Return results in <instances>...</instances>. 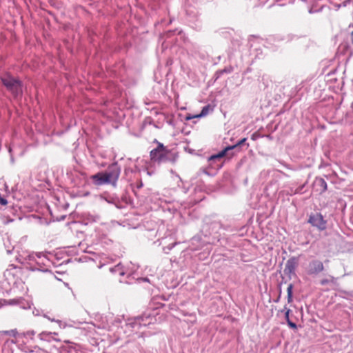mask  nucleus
I'll return each instance as SVG.
<instances>
[{"instance_id":"nucleus-6","label":"nucleus","mask_w":353,"mask_h":353,"mask_svg":"<svg viewBox=\"0 0 353 353\" xmlns=\"http://www.w3.org/2000/svg\"><path fill=\"white\" fill-rule=\"evenodd\" d=\"M213 108L210 106V105H207L205 107L203 108L200 114L194 116V118H200L203 117H205L209 114L210 111H212Z\"/></svg>"},{"instance_id":"nucleus-3","label":"nucleus","mask_w":353,"mask_h":353,"mask_svg":"<svg viewBox=\"0 0 353 353\" xmlns=\"http://www.w3.org/2000/svg\"><path fill=\"white\" fill-rule=\"evenodd\" d=\"M308 222L314 227L321 230H323L326 228V221L320 213H316L310 216Z\"/></svg>"},{"instance_id":"nucleus-5","label":"nucleus","mask_w":353,"mask_h":353,"mask_svg":"<svg viewBox=\"0 0 353 353\" xmlns=\"http://www.w3.org/2000/svg\"><path fill=\"white\" fill-rule=\"evenodd\" d=\"M233 149H234V146H228V147L225 148L222 151L219 152L217 154L211 156L210 157V159L212 160V159H214L216 158H221L225 155V154L228 151H229L230 150H233Z\"/></svg>"},{"instance_id":"nucleus-16","label":"nucleus","mask_w":353,"mask_h":353,"mask_svg":"<svg viewBox=\"0 0 353 353\" xmlns=\"http://www.w3.org/2000/svg\"><path fill=\"white\" fill-rule=\"evenodd\" d=\"M157 149H159V152H163L165 150V148L162 143H159V146Z\"/></svg>"},{"instance_id":"nucleus-11","label":"nucleus","mask_w":353,"mask_h":353,"mask_svg":"<svg viewBox=\"0 0 353 353\" xmlns=\"http://www.w3.org/2000/svg\"><path fill=\"white\" fill-rule=\"evenodd\" d=\"M43 316L45 318L48 319V320H50L52 322H56L58 324L59 327L61 328H61H64L65 327V324H63L61 321L55 320L54 319H50V317H48L46 315H44Z\"/></svg>"},{"instance_id":"nucleus-10","label":"nucleus","mask_w":353,"mask_h":353,"mask_svg":"<svg viewBox=\"0 0 353 353\" xmlns=\"http://www.w3.org/2000/svg\"><path fill=\"white\" fill-rule=\"evenodd\" d=\"M292 290H293V285L289 284L287 288L288 292V302L289 303L292 302Z\"/></svg>"},{"instance_id":"nucleus-4","label":"nucleus","mask_w":353,"mask_h":353,"mask_svg":"<svg viewBox=\"0 0 353 353\" xmlns=\"http://www.w3.org/2000/svg\"><path fill=\"white\" fill-rule=\"evenodd\" d=\"M91 179L93 180V182L96 185L100 186L107 184L106 179L105 178L103 172H99L94 175H92Z\"/></svg>"},{"instance_id":"nucleus-8","label":"nucleus","mask_w":353,"mask_h":353,"mask_svg":"<svg viewBox=\"0 0 353 353\" xmlns=\"http://www.w3.org/2000/svg\"><path fill=\"white\" fill-rule=\"evenodd\" d=\"M312 270L313 272H320L323 270V265L320 261H314L312 264Z\"/></svg>"},{"instance_id":"nucleus-12","label":"nucleus","mask_w":353,"mask_h":353,"mask_svg":"<svg viewBox=\"0 0 353 353\" xmlns=\"http://www.w3.org/2000/svg\"><path fill=\"white\" fill-rule=\"evenodd\" d=\"M281 312H285V318L286 319V321L288 322V321H290V312H291L290 309L289 308H287L286 307H284V308L281 310Z\"/></svg>"},{"instance_id":"nucleus-13","label":"nucleus","mask_w":353,"mask_h":353,"mask_svg":"<svg viewBox=\"0 0 353 353\" xmlns=\"http://www.w3.org/2000/svg\"><path fill=\"white\" fill-rule=\"evenodd\" d=\"M52 334L51 332H43L42 333H41V334H39V336H40L41 339H42L43 336H48V335H50V334ZM52 334H55V335H57V334L56 332H54V333H52Z\"/></svg>"},{"instance_id":"nucleus-15","label":"nucleus","mask_w":353,"mask_h":353,"mask_svg":"<svg viewBox=\"0 0 353 353\" xmlns=\"http://www.w3.org/2000/svg\"><path fill=\"white\" fill-rule=\"evenodd\" d=\"M287 323L291 328L294 329V330L296 329L297 327L294 323L292 322L291 321H288Z\"/></svg>"},{"instance_id":"nucleus-19","label":"nucleus","mask_w":353,"mask_h":353,"mask_svg":"<svg viewBox=\"0 0 353 353\" xmlns=\"http://www.w3.org/2000/svg\"><path fill=\"white\" fill-rule=\"evenodd\" d=\"M27 334L34 335V331H30V332H27Z\"/></svg>"},{"instance_id":"nucleus-9","label":"nucleus","mask_w":353,"mask_h":353,"mask_svg":"<svg viewBox=\"0 0 353 353\" xmlns=\"http://www.w3.org/2000/svg\"><path fill=\"white\" fill-rule=\"evenodd\" d=\"M318 185L321 187V192H325L327 190V183L323 179H319L316 181Z\"/></svg>"},{"instance_id":"nucleus-20","label":"nucleus","mask_w":353,"mask_h":353,"mask_svg":"<svg viewBox=\"0 0 353 353\" xmlns=\"http://www.w3.org/2000/svg\"><path fill=\"white\" fill-rule=\"evenodd\" d=\"M120 274H121V275H123V274H124V273H123V272H121V273H120Z\"/></svg>"},{"instance_id":"nucleus-7","label":"nucleus","mask_w":353,"mask_h":353,"mask_svg":"<svg viewBox=\"0 0 353 353\" xmlns=\"http://www.w3.org/2000/svg\"><path fill=\"white\" fill-rule=\"evenodd\" d=\"M150 157L152 160L160 162L162 160V154L159 152V149H154L150 152Z\"/></svg>"},{"instance_id":"nucleus-14","label":"nucleus","mask_w":353,"mask_h":353,"mask_svg":"<svg viewBox=\"0 0 353 353\" xmlns=\"http://www.w3.org/2000/svg\"><path fill=\"white\" fill-rule=\"evenodd\" d=\"M245 141H246V138H243L241 140H240L236 144L234 145L233 146H234V148H235L237 146H239V145H242L243 143H244L245 142Z\"/></svg>"},{"instance_id":"nucleus-17","label":"nucleus","mask_w":353,"mask_h":353,"mask_svg":"<svg viewBox=\"0 0 353 353\" xmlns=\"http://www.w3.org/2000/svg\"><path fill=\"white\" fill-rule=\"evenodd\" d=\"M6 333L8 334H11L12 336H16L17 332L16 330H12L10 331H6Z\"/></svg>"},{"instance_id":"nucleus-18","label":"nucleus","mask_w":353,"mask_h":353,"mask_svg":"<svg viewBox=\"0 0 353 353\" xmlns=\"http://www.w3.org/2000/svg\"><path fill=\"white\" fill-rule=\"evenodd\" d=\"M0 203L5 205H6L8 203V202H7L6 199L1 198L0 199Z\"/></svg>"},{"instance_id":"nucleus-2","label":"nucleus","mask_w":353,"mask_h":353,"mask_svg":"<svg viewBox=\"0 0 353 353\" xmlns=\"http://www.w3.org/2000/svg\"><path fill=\"white\" fill-rule=\"evenodd\" d=\"M103 174L106 179L107 184L115 185L120 175V169L117 165H112L109 167L108 170L103 172Z\"/></svg>"},{"instance_id":"nucleus-1","label":"nucleus","mask_w":353,"mask_h":353,"mask_svg":"<svg viewBox=\"0 0 353 353\" xmlns=\"http://www.w3.org/2000/svg\"><path fill=\"white\" fill-rule=\"evenodd\" d=\"M1 81L6 88L14 96L17 97L21 94L23 92L22 85L18 79L9 74H5L1 77Z\"/></svg>"}]
</instances>
